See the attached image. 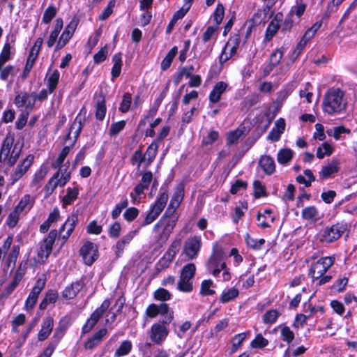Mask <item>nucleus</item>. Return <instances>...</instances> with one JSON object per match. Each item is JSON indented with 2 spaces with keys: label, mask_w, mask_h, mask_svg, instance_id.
Returning <instances> with one entry per match:
<instances>
[{
  "label": "nucleus",
  "mask_w": 357,
  "mask_h": 357,
  "mask_svg": "<svg viewBox=\"0 0 357 357\" xmlns=\"http://www.w3.org/2000/svg\"><path fill=\"white\" fill-rule=\"evenodd\" d=\"M347 229V225L344 222L326 227L321 231L320 241L326 243H333L340 238Z\"/></svg>",
  "instance_id": "5"
},
{
  "label": "nucleus",
  "mask_w": 357,
  "mask_h": 357,
  "mask_svg": "<svg viewBox=\"0 0 357 357\" xmlns=\"http://www.w3.org/2000/svg\"><path fill=\"white\" fill-rule=\"evenodd\" d=\"M259 165L267 175L273 174L275 170V161L270 155H262L259 160Z\"/></svg>",
  "instance_id": "20"
},
{
  "label": "nucleus",
  "mask_w": 357,
  "mask_h": 357,
  "mask_svg": "<svg viewBox=\"0 0 357 357\" xmlns=\"http://www.w3.org/2000/svg\"><path fill=\"white\" fill-rule=\"evenodd\" d=\"M254 196L258 199L266 195L265 186L259 181H255L253 183Z\"/></svg>",
  "instance_id": "55"
},
{
  "label": "nucleus",
  "mask_w": 357,
  "mask_h": 357,
  "mask_svg": "<svg viewBox=\"0 0 357 357\" xmlns=\"http://www.w3.org/2000/svg\"><path fill=\"white\" fill-rule=\"evenodd\" d=\"M283 21V14L280 12L277 13L273 19L270 22L266 30L264 40L269 42L277 33Z\"/></svg>",
  "instance_id": "13"
},
{
  "label": "nucleus",
  "mask_w": 357,
  "mask_h": 357,
  "mask_svg": "<svg viewBox=\"0 0 357 357\" xmlns=\"http://www.w3.org/2000/svg\"><path fill=\"white\" fill-rule=\"evenodd\" d=\"M106 111L105 97L101 93L96 105V118L99 121H102L105 116Z\"/></svg>",
  "instance_id": "24"
},
{
  "label": "nucleus",
  "mask_w": 357,
  "mask_h": 357,
  "mask_svg": "<svg viewBox=\"0 0 357 357\" xmlns=\"http://www.w3.org/2000/svg\"><path fill=\"white\" fill-rule=\"evenodd\" d=\"M293 152L291 149H284L280 150L277 155V160L279 163L284 165L291 160Z\"/></svg>",
  "instance_id": "41"
},
{
  "label": "nucleus",
  "mask_w": 357,
  "mask_h": 357,
  "mask_svg": "<svg viewBox=\"0 0 357 357\" xmlns=\"http://www.w3.org/2000/svg\"><path fill=\"white\" fill-rule=\"evenodd\" d=\"M279 314V312L276 310H270L264 314L263 321L265 324H273L277 321Z\"/></svg>",
  "instance_id": "54"
},
{
  "label": "nucleus",
  "mask_w": 357,
  "mask_h": 357,
  "mask_svg": "<svg viewBox=\"0 0 357 357\" xmlns=\"http://www.w3.org/2000/svg\"><path fill=\"white\" fill-rule=\"evenodd\" d=\"M306 6L303 0H296V4L291 7L289 14L291 16L295 15L298 17H301L304 14Z\"/></svg>",
  "instance_id": "38"
},
{
  "label": "nucleus",
  "mask_w": 357,
  "mask_h": 357,
  "mask_svg": "<svg viewBox=\"0 0 357 357\" xmlns=\"http://www.w3.org/2000/svg\"><path fill=\"white\" fill-rule=\"evenodd\" d=\"M37 58V53H34L33 52V51H30L29 57L26 60V63L22 73L23 79H26L28 77Z\"/></svg>",
  "instance_id": "37"
},
{
  "label": "nucleus",
  "mask_w": 357,
  "mask_h": 357,
  "mask_svg": "<svg viewBox=\"0 0 357 357\" xmlns=\"http://www.w3.org/2000/svg\"><path fill=\"white\" fill-rule=\"evenodd\" d=\"M70 235L71 234L66 231V232H59V235L58 236L57 230L52 229L48 234L47 236L40 243V248L38 251V261L42 264L46 262L52 251L53 245L56 238L57 241L61 242V246L62 247L69 238Z\"/></svg>",
  "instance_id": "1"
},
{
  "label": "nucleus",
  "mask_w": 357,
  "mask_h": 357,
  "mask_svg": "<svg viewBox=\"0 0 357 357\" xmlns=\"http://www.w3.org/2000/svg\"><path fill=\"white\" fill-rule=\"evenodd\" d=\"M212 284L213 281L211 280H205L202 281L200 290L201 294L204 296L213 295L215 294V291L210 289Z\"/></svg>",
  "instance_id": "62"
},
{
  "label": "nucleus",
  "mask_w": 357,
  "mask_h": 357,
  "mask_svg": "<svg viewBox=\"0 0 357 357\" xmlns=\"http://www.w3.org/2000/svg\"><path fill=\"white\" fill-rule=\"evenodd\" d=\"M268 344L267 339L264 338L261 333L256 335L255 338L251 342L250 347L255 349H262Z\"/></svg>",
  "instance_id": "46"
},
{
  "label": "nucleus",
  "mask_w": 357,
  "mask_h": 357,
  "mask_svg": "<svg viewBox=\"0 0 357 357\" xmlns=\"http://www.w3.org/2000/svg\"><path fill=\"white\" fill-rule=\"evenodd\" d=\"M77 24L78 22L76 20H72L66 26L60 37L68 43L77 29Z\"/></svg>",
  "instance_id": "30"
},
{
  "label": "nucleus",
  "mask_w": 357,
  "mask_h": 357,
  "mask_svg": "<svg viewBox=\"0 0 357 357\" xmlns=\"http://www.w3.org/2000/svg\"><path fill=\"white\" fill-rule=\"evenodd\" d=\"M173 259L167 256L165 254L163 255V257L158 261V262L156 263L155 266V273L158 274L163 270L167 268L169 265L171 264Z\"/></svg>",
  "instance_id": "39"
},
{
  "label": "nucleus",
  "mask_w": 357,
  "mask_h": 357,
  "mask_svg": "<svg viewBox=\"0 0 357 357\" xmlns=\"http://www.w3.org/2000/svg\"><path fill=\"white\" fill-rule=\"evenodd\" d=\"M132 349V343L130 341L125 340L121 342L119 348L116 350L114 356L121 357L127 355Z\"/></svg>",
  "instance_id": "43"
},
{
  "label": "nucleus",
  "mask_w": 357,
  "mask_h": 357,
  "mask_svg": "<svg viewBox=\"0 0 357 357\" xmlns=\"http://www.w3.org/2000/svg\"><path fill=\"white\" fill-rule=\"evenodd\" d=\"M47 174V171L44 169L40 168L37 171L34 175V177L31 181V186L36 187V189L40 187L42 181L45 178Z\"/></svg>",
  "instance_id": "48"
},
{
  "label": "nucleus",
  "mask_w": 357,
  "mask_h": 357,
  "mask_svg": "<svg viewBox=\"0 0 357 357\" xmlns=\"http://www.w3.org/2000/svg\"><path fill=\"white\" fill-rule=\"evenodd\" d=\"M239 291L236 287H231L227 291H224L219 298L222 303H227L238 297Z\"/></svg>",
  "instance_id": "27"
},
{
  "label": "nucleus",
  "mask_w": 357,
  "mask_h": 357,
  "mask_svg": "<svg viewBox=\"0 0 357 357\" xmlns=\"http://www.w3.org/2000/svg\"><path fill=\"white\" fill-rule=\"evenodd\" d=\"M70 150V146H65L56 160L52 163V167L54 169L59 168L61 166L62 163L63 162L64 160L66 159V156L69 153Z\"/></svg>",
  "instance_id": "47"
},
{
  "label": "nucleus",
  "mask_w": 357,
  "mask_h": 357,
  "mask_svg": "<svg viewBox=\"0 0 357 357\" xmlns=\"http://www.w3.org/2000/svg\"><path fill=\"white\" fill-rule=\"evenodd\" d=\"M13 144V138L6 137L2 143L0 153L5 155V158H8L10 149Z\"/></svg>",
  "instance_id": "59"
},
{
  "label": "nucleus",
  "mask_w": 357,
  "mask_h": 357,
  "mask_svg": "<svg viewBox=\"0 0 357 357\" xmlns=\"http://www.w3.org/2000/svg\"><path fill=\"white\" fill-rule=\"evenodd\" d=\"M66 191V195L62 198V202L65 205H70L77 198L79 195V190L77 187H74L73 188H67Z\"/></svg>",
  "instance_id": "32"
},
{
  "label": "nucleus",
  "mask_w": 357,
  "mask_h": 357,
  "mask_svg": "<svg viewBox=\"0 0 357 357\" xmlns=\"http://www.w3.org/2000/svg\"><path fill=\"white\" fill-rule=\"evenodd\" d=\"M146 314L150 318H154L160 314L162 317V323L166 324H169L174 319V312L167 303L150 304L146 310Z\"/></svg>",
  "instance_id": "4"
},
{
  "label": "nucleus",
  "mask_w": 357,
  "mask_h": 357,
  "mask_svg": "<svg viewBox=\"0 0 357 357\" xmlns=\"http://www.w3.org/2000/svg\"><path fill=\"white\" fill-rule=\"evenodd\" d=\"M184 197V185L183 183H178L174 189V195L169 204L173 207H178Z\"/></svg>",
  "instance_id": "23"
},
{
  "label": "nucleus",
  "mask_w": 357,
  "mask_h": 357,
  "mask_svg": "<svg viewBox=\"0 0 357 357\" xmlns=\"http://www.w3.org/2000/svg\"><path fill=\"white\" fill-rule=\"evenodd\" d=\"M126 126V121L122 120L111 125L109 134L110 136H116Z\"/></svg>",
  "instance_id": "61"
},
{
  "label": "nucleus",
  "mask_w": 357,
  "mask_h": 357,
  "mask_svg": "<svg viewBox=\"0 0 357 357\" xmlns=\"http://www.w3.org/2000/svg\"><path fill=\"white\" fill-rule=\"evenodd\" d=\"M196 271V267L194 264L189 263L185 265L181 271L180 277L192 280Z\"/></svg>",
  "instance_id": "33"
},
{
  "label": "nucleus",
  "mask_w": 357,
  "mask_h": 357,
  "mask_svg": "<svg viewBox=\"0 0 357 357\" xmlns=\"http://www.w3.org/2000/svg\"><path fill=\"white\" fill-rule=\"evenodd\" d=\"M343 96V91L340 89H330L325 94L322 103L324 112L333 114L344 110L347 103Z\"/></svg>",
  "instance_id": "2"
},
{
  "label": "nucleus",
  "mask_w": 357,
  "mask_h": 357,
  "mask_svg": "<svg viewBox=\"0 0 357 357\" xmlns=\"http://www.w3.org/2000/svg\"><path fill=\"white\" fill-rule=\"evenodd\" d=\"M177 289L180 291L191 292L193 289L192 281L179 277V280L177 283Z\"/></svg>",
  "instance_id": "44"
},
{
  "label": "nucleus",
  "mask_w": 357,
  "mask_h": 357,
  "mask_svg": "<svg viewBox=\"0 0 357 357\" xmlns=\"http://www.w3.org/2000/svg\"><path fill=\"white\" fill-rule=\"evenodd\" d=\"M20 283L13 279L12 282L6 286L0 294V300L3 301L7 298L16 289Z\"/></svg>",
  "instance_id": "53"
},
{
  "label": "nucleus",
  "mask_w": 357,
  "mask_h": 357,
  "mask_svg": "<svg viewBox=\"0 0 357 357\" xmlns=\"http://www.w3.org/2000/svg\"><path fill=\"white\" fill-rule=\"evenodd\" d=\"M333 264V257H322L311 265L309 270V275L313 280H318L326 273Z\"/></svg>",
  "instance_id": "6"
},
{
  "label": "nucleus",
  "mask_w": 357,
  "mask_h": 357,
  "mask_svg": "<svg viewBox=\"0 0 357 357\" xmlns=\"http://www.w3.org/2000/svg\"><path fill=\"white\" fill-rule=\"evenodd\" d=\"M139 210L135 207L128 208L123 213V218L128 222H132L138 216Z\"/></svg>",
  "instance_id": "63"
},
{
  "label": "nucleus",
  "mask_w": 357,
  "mask_h": 357,
  "mask_svg": "<svg viewBox=\"0 0 357 357\" xmlns=\"http://www.w3.org/2000/svg\"><path fill=\"white\" fill-rule=\"evenodd\" d=\"M86 113V111L85 108H82L80 110L79 113L77 114L71 126L70 127L68 133L65 137V141L66 142L67 140L71 139V134L73 135L74 139L72 144L69 145L70 148L75 144L82 129L83 123L85 121Z\"/></svg>",
  "instance_id": "7"
},
{
  "label": "nucleus",
  "mask_w": 357,
  "mask_h": 357,
  "mask_svg": "<svg viewBox=\"0 0 357 357\" xmlns=\"http://www.w3.org/2000/svg\"><path fill=\"white\" fill-rule=\"evenodd\" d=\"M132 97L131 95L128 93H126L123 95V100L119 107V110L122 113H126L129 110V108L131 105Z\"/></svg>",
  "instance_id": "64"
},
{
  "label": "nucleus",
  "mask_w": 357,
  "mask_h": 357,
  "mask_svg": "<svg viewBox=\"0 0 357 357\" xmlns=\"http://www.w3.org/2000/svg\"><path fill=\"white\" fill-rule=\"evenodd\" d=\"M280 334L282 340L287 344H290L294 339V333L289 326H284L281 327Z\"/></svg>",
  "instance_id": "52"
},
{
  "label": "nucleus",
  "mask_w": 357,
  "mask_h": 357,
  "mask_svg": "<svg viewBox=\"0 0 357 357\" xmlns=\"http://www.w3.org/2000/svg\"><path fill=\"white\" fill-rule=\"evenodd\" d=\"M78 222V215L77 214H72L64 224L61 226L59 229V232L62 233L66 229V231L70 234L73 233L76 225Z\"/></svg>",
  "instance_id": "26"
},
{
  "label": "nucleus",
  "mask_w": 357,
  "mask_h": 357,
  "mask_svg": "<svg viewBox=\"0 0 357 357\" xmlns=\"http://www.w3.org/2000/svg\"><path fill=\"white\" fill-rule=\"evenodd\" d=\"M333 152V147L328 142H324L321 146L317 148V157L319 159L324 158L326 155L329 156Z\"/></svg>",
  "instance_id": "35"
},
{
  "label": "nucleus",
  "mask_w": 357,
  "mask_h": 357,
  "mask_svg": "<svg viewBox=\"0 0 357 357\" xmlns=\"http://www.w3.org/2000/svg\"><path fill=\"white\" fill-rule=\"evenodd\" d=\"M82 284L79 282H73L67 286L63 291L62 296L66 299H73L80 291Z\"/></svg>",
  "instance_id": "22"
},
{
  "label": "nucleus",
  "mask_w": 357,
  "mask_h": 357,
  "mask_svg": "<svg viewBox=\"0 0 357 357\" xmlns=\"http://www.w3.org/2000/svg\"><path fill=\"white\" fill-rule=\"evenodd\" d=\"M57 9L53 5L49 6L44 12L42 21L45 24H49L52 20L56 16Z\"/></svg>",
  "instance_id": "45"
},
{
  "label": "nucleus",
  "mask_w": 357,
  "mask_h": 357,
  "mask_svg": "<svg viewBox=\"0 0 357 357\" xmlns=\"http://www.w3.org/2000/svg\"><path fill=\"white\" fill-rule=\"evenodd\" d=\"M35 99L33 93H22L15 96L14 103L17 107H24L27 112H31L35 106Z\"/></svg>",
  "instance_id": "12"
},
{
  "label": "nucleus",
  "mask_w": 357,
  "mask_h": 357,
  "mask_svg": "<svg viewBox=\"0 0 357 357\" xmlns=\"http://www.w3.org/2000/svg\"><path fill=\"white\" fill-rule=\"evenodd\" d=\"M178 216H172L171 218H161L155 225L153 231L158 232L156 241L160 246H162L168 240L170 234L175 227Z\"/></svg>",
  "instance_id": "3"
},
{
  "label": "nucleus",
  "mask_w": 357,
  "mask_h": 357,
  "mask_svg": "<svg viewBox=\"0 0 357 357\" xmlns=\"http://www.w3.org/2000/svg\"><path fill=\"white\" fill-rule=\"evenodd\" d=\"M153 297L155 300L158 301H167L170 300L172 294L168 290L164 288H159L155 291Z\"/></svg>",
  "instance_id": "49"
},
{
  "label": "nucleus",
  "mask_w": 357,
  "mask_h": 357,
  "mask_svg": "<svg viewBox=\"0 0 357 357\" xmlns=\"http://www.w3.org/2000/svg\"><path fill=\"white\" fill-rule=\"evenodd\" d=\"M60 73L58 70H54L52 75L49 77L47 79V86L48 87V91L50 93H52L56 89L57 84L59 81Z\"/></svg>",
  "instance_id": "34"
},
{
  "label": "nucleus",
  "mask_w": 357,
  "mask_h": 357,
  "mask_svg": "<svg viewBox=\"0 0 357 357\" xmlns=\"http://www.w3.org/2000/svg\"><path fill=\"white\" fill-rule=\"evenodd\" d=\"M224 259V252L218 247L213 248V253L206 263L207 269H213L219 266Z\"/></svg>",
  "instance_id": "18"
},
{
  "label": "nucleus",
  "mask_w": 357,
  "mask_h": 357,
  "mask_svg": "<svg viewBox=\"0 0 357 357\" xmlns=\"http://www.w3.org/2000/svg\"><path fill=\"white\" fill-rule=\"evenodd\" d=\"M45 280L38 278L36 280L34 287L32 288L25 302V307L27 310L32 309L35 306L37 303L38 296L42 290L45 288Z\"/></svg>",
  "instance_id": "10"
},
{
  "label": "nucleus",
  "mask_w": 357,
  "mask_h": 357,
  "mask_svg": "<svg viewBox=\"0 0 357 357\" xmlns=\"http://www.w3.org/2000/svg\"><path fill=\"white\" fill-rule=\"evenodd\" d=\"M227 87L228 84L222 81L215 84L208 96L211 107L220 100L222 95L227 91Z\"/></svg>",
  "instance_id": "14"
},
{
  "label": "nucleus",
  "mask_w": 357,
  "mask_h": 357,
  "mask_svg": "<svg viewBox=\"0 0 357 357\" xmlns=\"http://www.w3.org/2000/svg\"><path fill=\"white\" fill-rule=\"evenodd\" d=\"M33 199L29 195H25L15 208L20 213L22 212L27 206L31 208L33 204Z\"/></svg>",
  "instance_id": "40"
},
{
  "label": "nucleus",
  "mask_w": 357,
  "mask_h": 357,
  "mask_svg": "<svg viewBox=\"0 0 357 357\" xmlns=\"http://www.w3.org/2000/svg\"><path fill=\"white\" fill-rule=\"evenodd\" d=\"M110 305V301L108 299H105L100 306L97 308L91 314L90 318L95 320L96 321H98L99 319L102 317L103 314L107 311Z\"/></svg>",
  "instance_id": "31"
},
{
  "label": "nucleus",
  "mask_w": 357,
  "mask_h": 357,
  "mask_svg": "<svg viewBox=\"0 0 357 357\" xmlns=\"http://www.w3.org/2000/svg\"><path fill=\"white\" fill-rule=\"evenodd\" d=\"M20 246L19 245H13L12 248V250L9 253L7 258V266H10L11 264H13V266H15L18 255L20 254Z\"/></svg>",
  "instance_id": "57"
},
{
  "label": "nucleus",
  "mask_w": 357,
  "mask_h": 357,
  "mask_svg": "<svg viewBox=\"0 0 357 357\" xmlns=\"http://www.w3.org/2000/svg\"><path fill=\"white\" fill-rule=\"evenodd\" d=\"M54 327V319L52 317H46L43 319L41 329L38 334V340L44 341L52 333Z\"/></svg>",
  "instance_id": "17"
},
{
  "label": "nucleus",
  "mask_w": 357,
  "mask_h": 357,
  "mask_svg": "<svg viewBox=\"0 0 357 357\" xmlns=\"http://www.w3.org/2000/svg\"><path fill=\"white\" fill-rule=\"evenodd\" d=\"M339 162L337 160H333L326 166L322 167L319 173V176L323 179H326L331 177L333 174L339 171Z\"/></svg>",
  "instance_id": "21"
},
{
  "label": "nucleus",
  "mask_w": 357,
  "mask_h": 357,
  "mask_svg": "<svg viewBox=\"0 0 357 357\" xmlns=\"http://www.w3.org/2000/svg\"><path fill=\"white\" fill-rule=\"evenodd\" d=\"M158 149V145L155 142L151 143L146 149V153L144 154L146 159V165L149 166L154 160Z\"/></svg>",
  "instance_id": "29"
},
{
  "label": "nucleus",
  "mask_w": 357,
  "mask_h": 357,
  "mask_svg": "<svg viewBox=\"0 0 357 357\" xmlns=\"http://www.w3.org/2000/svg\"><path fill=\"white\" fill-rule=\"evenodd\" d=\"M243 134V131L241 129L230 131L227 136V145L231 146L237 144Z\"/></svg>",
  "instance_id": "42"
},
{
  "label": "nucleus",
  "mask_w": 357,
  "mask_h": 357,
  "mask_svg": "<svg viewBox=\"0 0 357 357\" xmlns=\"http://www.w3.org/2000/svg\"><path fill=\"white\" fill-rule=\"evenodd\" d=\"M202 242L199 237L188 238L183 246V252L190 259L195 258L200 250Z\"/></svg>",
  "instance_id": "11"
},
{
  "label": "nucleus",
  "mask_w": 357,
  "mask_h": 357,
  "mask_svg": "<svg viewBox=\"0 0 357 357\" xmlns=\"http://www.w3.org/2000/svg\"><path fill=\"white\" fill-rule=\"evenodd\" d=\"M107 330L106 328H101L98 332L94 333L88 340L84 343V348L88 350H91L97 347L102 340L103 337L106 335Z\"/></svg>",
  "instance_id": "19"
},
{
  "label": "nucleus",
  "mask_w": 357,
  "mask_h": 357,
  "mask_svg": "<svg viewBox=\"0 0 357 357\" xmlns=\"http://www.w3.org/2000/svg\"><path fill=\"white\" fill-rule=\"evenodd\" d=\"M225 15V8L222 4L218 3L217 5L216 9L213 13V20L216 23V26H218L224 17Z\"/></svg>",
  "instance_id": "58"
},
{
  "label": "nucleus",
  "mask_w": 357,
  "mask_h": 357,
  "mask_svg": "<svg viewBox=\"0 0 357 357\" xmlns=\"http://www.w3.org/2000/svg\"><path fill=\"white\" fill-rule=\"evenodd\" d=\"M112 61L114 62V66L112 68L111 74L112 79H114L118 77L121 74L122 66L121 54L118 53L114 54L112 58Z\"/></svg>",
  "instance_id": "28"
},
{
  "label": "nucleus",
  "mask_w": 357,
  "mask_h": 357,
  "mask_svg": "<svg viewBox=\"0 0 357 357\" xmlns=\"http://www.w3.org/2000/svg\"><path fill=\"white\" fill-rule=\"evenodd\" d=\"M33 160V156L32 155H29L22 162L20 165H18L12 174V179L13 183L20 180L24 174L27 172L29 168L31 167Z\"/></svg>",
  "instance_id": "16"
},
{
  "label": "nucleus",
  "mask_w": 357,
  "mask_h": 357,
  "mask_svg": "<svg viewBox=\"0 0 357 357\" xmlns=\"http://www.w3.org/2000/svg\"><path fill=\"white\" fill-rule=\"evenodd\" d=\"M137 233V230L130 231L116 242L113 247L116 257H120L122 255L124 248L131 242Z\"/></svg>",
  "instance_id": "15"
},
{
  "label": "nucleus",
  "mask_w": 357,
  "mask_h": 357,
  "mask_svg": "<svg viewBox=\"0 0 357 357\" xmlns=\"http://www.w3.org/2000/svg\"><path fill=\"white\" fill-rule=\"evenodd\" d=\"M131 160L133 165H137L138 169H139L142 163H146L145 156L144 155L142 150L140 149H138L134 152V153L132 155Z\"/></svg>",
  "instance_id": "60"
},
{
  "label": "nucleus",
  "mask_w": 357,
  "mask_h": 357,
  "mask_svg": "<svg viewBox=\"0 0 357 357\" xmlns=\"http://www.w3.org/2000/svg\"><path fill=\"white\" fill-rule=\"evenodd\" d=\"M27 269V261H22L20 264L17 269L16 270V272L14 275L13 280L17 281V282H20L22 280L24 275L26 273Z\"/></svg>",
  "instance_id": "51"
},
{
  "label": "nucleus",
  "mask_w": 357,
  "mask_h": 357,
  "mask_svg": "<svg viewBox=\"0 0 357 357\" xmlns=\"http://www.w3.org/2000/svg\"><path fill=\"white\" fill-rule=\"evenodd\" d=\"M165 325L167 324H163L162 321L152 325L149 332V337L153 343L160 344L166 339L169 331Z\"/></svg>",
  "instance_id": "9"
},
{
  "label": "nucleus",
  "mask_w": 357,
  "mask_h": 357,
  "mask_svg": "<svg viewBox=\"0 0 357 357\" xmlns=\"http://www.w3.org/2000/svg\"><path fill=\"white\" fill-rule=\"evenodd\" d=\"M80 255L82 257L84 263L91 266L98 259V246L90 241L86 242L80 248Z\"/></svg>",
  "instance_id": "8"
},
{
  "label": "nucleus",
  "mask_w": 357,
  "mask_h": 357,
  "mask_svg": "<svg viewBox=\"0 0 357 357\" xmlns=\"http://www.w3.org/2000/svg\"><path fill=\"white\" fill-rule=\"evenodd\" d=\"M61 170L57 171L52 178L48 181L47 184L45 186V190L46 192V195L50 196L54 191L56 188L58 186V183L56 182L57 178L60 176V172Z\"/></svg>",
  "instance_id": "36"
},
{
  "label": "nucleus",
  "mask_w": 357,
  "mask_h": 357,
  "mask_svg": "<svg viewBox=\"0 0 357 357\" xmlns=\"http://www.w3.org/2000/svg\"><path fill=\"white\" fill-rule=\"evenodd\" d=\"M181 245V241L180 239L174 241L165 254L174 259V257L180 250Z\"/></svg>",
  "instance_id": "50"
},
{
  "label": "nucleus",
  "mask_w": 357,
  "mask_h": 357,
  "mask_svg": "<svg viewBox=\"0 0 357 357\" xmlns=\"http://www.w3.org/2000/svg\"><path fill=\"white\" fill-rule=\"evenodd\" d=\"M168 197L167 192L164 191L160 195L159 197L156 199L151 208L160 214L166 206Z\"/></svg>",
  "instance_id": "25"
},
{
  "label": "nucleus",
  "mask_w": 357,
  "mask_h": 357,
  "mask_svg": "<svg viewBox=\"0 0 357 357\" xmlns=\"http://www.w3.org/2000/svg\"><path fill=\"white\" fill-rule=\"evenodd\" d=\"M318 215V211L315 206L305 208L302 211V217L305 220L316 219Z\"/></svg>",
  "instance_id": "56"
}]
</instances>
